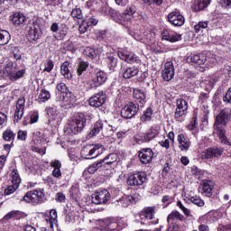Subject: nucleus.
I'll list each match as a JSON object with an SVG mask.
<instances>
[{"label":"nucleus","instance_id":"1","mask_svg":"<svg viewBox=\"0 0 231 231\" xmlns=\"http://www.w3.org/2000/svg\"><path fill=\"white\" fill-rule=\"evenodd\" d=\"M230 116L231 109L224 108L216 116L214 123V133L218 136L221 143H224L225 145H231V143L228 141V138L226 137V130H225V127H226V124L230 122Z\"/></svg>","mask_w":231,"mask_h":231},{"label":"nucleus","instance_id":"2","mask_svg":"<svg viewBox=\"0 0 231 231\" xmlns=\"http://www.w3.org/2000/svg\"><path fill=\"white\" fill-rule=\"evenodd\" d=\"M93 118V114L85 115L83 113L75 114L71 120L69 122V127L73 134H79L82 133L86 127L88 120Z\"/></svg>","mask_w":231,"mask_h":231},{"label":"nucleus","instance_id":"3","mask_svg":"<svg viewBox=\"0 0 231 231\" xmlns=\"http://www.w3.org/2000/svg\"><path fill=\"white\" fill-rule=\"evenodd\" d=\"M42 198H44V189H32L22 198L17 197V199L25 201V203L39 205V203H42Z\"/></svg>","mask_w":231,"mask_h":231},{"label":"nucleus","instance_id":"4","mask_svg":"<svg viewBox=\"0 0 231 231\" xmlns=\"http://www.w3.org/2000/svg\"><path fill=\"white\" fill-rule=\"evenodd\" d=\"M104 152V145L97 144H88L82 150V154H84L86 160H91L100 156Z\"/></svg>","mask_w":231,"mask_h":231},{"label":"nucleus","instance_id":"5","mask_svg":"<svg viewBox=\"0 0 231 231\" xmlns=\"http://www.w3.org/2000/svg\"><path fill=\"white\" fill-rule=\"evenodd\" d=\"M143 183H147V174L143 171L134 173L127 179V184L130 185V187H140L143 185Z\"/></svg>","mask_w":231,"mask_h":231},{"label":"nucleus","instance_id":"6","mask_svg":"<svg viewBox=\"0 0 231 231\" xmlns=\"http://www.w3.org/2000/svg\"><path fill=\"white\" fill-rule=\"evenodd\" d=\"M140 105L129 102L122 108L121 116L126 119L134 118V116H136V113H138Z\"/></svg>","mask_w":231,"mask_h":231},{"label":"nucleus","instance_id":"7","mask_svg":"<svg viewBox=\"0 0 231 231\" xmlns=\"http://www.w3.org/2000/svg\"><path fill=\"white\" fill-rule=\"evenodd\" d=\"M111 199V194L107 189L97 191L92 195V203L95 205H106Z\"/></svg>","mask_w":231,"mask_h":231},{"label":"nucleus","instance_id":"8","mask_svg":"<svg viewBox=\"0 0 231 231\" xmlns=\"http://www.w3.org/2000/svg\"><path fill=\"white\" fill-rule=\"evenodd\" d=\"M117 55L119 59H121V60H125V62H127V64H139L140 62V59H138V56L129 51L121 50L118 51Z\"/></svg>","mask_w":231,"mask_h":231},{"label":"nucleus","instance_id":"9","mask_svg":"<svg viewBox=\"0 0 231 231\" xmlns=\"http://www.w3.org/2000/svg\"><path fill=\"white\" fill-rule=\"evenodd\" d=\"M106 99H107V96L106 95V93H104V91H100L95 94L94 96H92L88 99V104L89 106H91V107H100L104 106Z\"/></svg>","mask_w":231,"mask_h":231},{"label":"nucleus","instance_id":"10","mask_svg":"<svg viewBox=\"0 0 231 231\" xmlns=\"http://www.w3.org/2000/svg\"><path fill=\"white\" fill-rule=\"evenodd\" d=\"M224 152L225 149L223 148H208L206 151L202 152V158H204V160H212V158H221V156H223Z\"/></svg>","mask_w":231,"mask_h":231},{"label":"nucleus","instance_id":"11","mask_svg":"<svg viewBox=\"0 0 231 231\" xmlns=\"http://www.w3.org/2000/svg\"><path fill=\"white\" fill-rule=\"evenodd\" d=\"M162 77L166 82H171L174 79V64L172 61H167L164 69L162 70Z\"/></svg>","mask_w":231,"mask_h":231},{"label":"nucleus","instance_id":"12","mask_svg":"<svg viewBox=\"0 0 231 231\" xmlns=\"http://www.w3.org/2000/svg\"><path fill=\"white\" fill-rule=\"evenodd\" d=\"M168 21L173 26H183V24H185V17L176 11H173L168 14Z\"/></svg>","mask_w":231,"mask_h":231},{"label":"nucleus","instance_id":"13","mask_svg":"<svg viewBox=\"0 0 231 231\" xmlns=\"http://www.w3.org/2000/svg\"><path fill=\"white\" fill-rule=\"evenodd\" d=\"M153 156H154V152L151 148H143L139 152V154H138L140 162L144 165H147V163H151V162H152Z\"/></svg>","mask_w":231,"mask_h":231},{"label":"nucleus","instance_id":"14","mask_svg":"<svg viewBox=\"0 0 231 231\" xmlns=\"http://www.w3.org/2000/svg\"><path fill=\"white\" fill-rule=\"evenodd\" d=\"M187 109H189V105L183 98L177 99V108L175 110L174 116L176 120H180L185 113H187Z\"/></svg>","mask_w":231,"mask_h":231},{"label":"nucleus","instance_id":"15","mask_svg":"<svg viewBox=\"0 0 231 231\" xmlns=\"http://www.w3.org/2000/svg\"><path fill=\"white\" fill-rule=\"evenodd\" d=\"M136 201H138V195L134 194L123 196L119 200H117V203L124 208H127V207L136 204Z\"/></svg>","mask_w":231,"mask_h":231},{"label":"nucleus","instance_id":"16","mask_svg":"<svg viewBox=\"0 0 231 231\" xmlns=\"http://www.w3.org/2000/svg\"><path fill=\"white\" fill-rule=\"evenodd\" d=\"M28 32V38L31 39V41H37L39 37H41V27L39 26V23H32L27 27Z\"/></svg>","mask_w":231,"mask_h":231},{"label":"nucleus","instance_id":"17","mask_svg":"<svg viewBox=\"0 0 231 231\" xmlns=\"http://www.w3.org/2000/svg\"><path fill=\"white\" fill-rule=\"evenodd\" d=\"M24 104H26V99L24 97H20L16 102V109L14 112V118L19 122L24 115Z\"/></svg>","mask_w":231,"mask_h":231},{"label":"nucleus","instance_id":"18","mask_svg":"<svg viewBox=\"0 0 231 231\" xmlns=\"http://www.w3.org/2000/svg\"><path fill=\"white\" fill-rule=\"evenodd\" d=\"M184 219L185 217L177 210H173L167 217L170 225H180V221H184Z\"/></svg>","mask_w":231,"mask_h":231},{"label":"nucleus","instance_id":"19","mask_svg":"<svg viewBox=\"0 0 231 231\" xmlns=\"http://www.w3.org/2000/svg\"><path fill=\"white\" fill-rule=\"evenodd\" d=\"M179 143V149L187 152L190 149V139L185 137V134H180L177 137Z\"/></svg>","mask_w":231,"mask_h":231},{"label":"nucleus","instance_id":"20","mask_svg":"<svg viewBox=\"0 0 231 231\" xmlns=\"http://www.w3.org/2000/svg\"><path fill=\"white\" fill-rule=\"evenodd\" d=\"M97 24L98 20L95 17L89 18L88 21L83 20L79 24V32L81 33H85V32H88V28H89V26H97Z\"/></svg>","mask_w":231,"mask_h":231},{"label":"nucleus","instance_id":"21","mask_svg":"<svg viewBox=\"0 0 231 231\" xmlns=\"http://www.w3.org/2000/svg\"><path fill=\"white\" fill-rule=\"evenodd\" d=\"M10 21L14 26H21L26 23V16L21 13H15L10 16Z\"/></svg>","mask_w":231,"mask_h":231},{"label":"nucleus","instance_id":"22","mask_svg":"<svg viewBox=\"0 0 231 231\" xmlns=\"http://www.w3.org/2000/svg\"><path fill=\"white\" fill-rule=\"evenodd\" d=\"M23 217H26L24 212L19 210H13L4 217V220L10 221V219H23Z\"/></svg>","mask_w":231,"mask_h":231},{"label":"nucleus","instance_id":"23","mask_svg":"<svg viewBox=\"0 0 231 231\" xmlns=\"http://www.w3.org/2000/svg\"><path fill=\"white\" fill-rule=\"evenodd\" d=\"M133 97L135 102H138L139 104H141V107L143 106V104H145V92H143V90L139 88H134Z\"/></svg>","mask_w":231,"mask_h":231},{"label":"nucleus","instance_id":"24","mask_svg":"<svg viewBox=\"0 0 231 231\" xmlns=\"http://www.w3.org/2000/svg\"><path fill=\"white\" fill-rule=\"evenodd\" d=\"M202 189H203V194L205 196H208V198H210L212 196L214 190V182L212 180H203L202 182Z\"/></svg>","mask_w":231,"mask_h":231},{"label":"nucleus","instance_id":"25","mask_svg":"<svg viewBox=\"0 0 231 231\" xmlns=\"http://www.w3.org/2000/svg\"><path fill=\"white\" fill-rule=\"evenodd\" d=\"M138 68L136 67H127L123 69V79H132V77H136L138 75Z\"/></svg>","mask_w":231,"mask_h":231},{"label":"nucleus","instance_id":"26","mask_svg":"<svg viewBox=\"0 0 231 231\" xmlns=\"http://www.w3.org/2000/svg\"><path fill=\"white\" fill-rule=\"evenodd\" d=\"M141 219H153L154 217V207L144 208L143 211L140 213Z\"/></svg>","mask_w":231,"mask_h":231},{"label":"nucleus","instance_id":"27","mask_svg":"<svg viewBox=\"0 0 231 231\" xmlns=\"http://www.w3.org/2000/svg\"><path fill=\"white\" fill-rule=\"evenodd\" d=\"M212 3V0H195L193 10L195 12H200L201 10H205Z\"/></svg>","mask_w":231,"mask_h":231},{"label":"nucleus","instance_id":"28","mask_svg":"<svg viewBox=\"0 0 231 231\" xmlns=\"http://www.w3.org/2000/svg\"><path fill=\"white\" fill-rule=\"evenodd\" d=\"M107 80V75L104 71H98L96 74V78L93 79V82L96 86V88H98V86H102L104 82Z\"/></svg>","mask_w":231,"mask_h":231},{"label":"nucleus","instance_id":"29","mask_svg":"<svg viewBox=\"0 0 231 231\" xmlns=\"http://www.w3.org/2000/svg\"><path fill=\"white\" fill-rule=\"evenodd\" d=\"M158 134L159 132L156 130V128H151L146 134L141 136V140L143 143L151 142V140L158 136Z\"/></svg>","mask_w":231,"mask_h":231},{"label":"nucleus","instance_id":"30","mask_svg":"<svg viewBox=\"0 0 231 231\" xmlns=\"http://www.w3.org/2000/svg\"><path fill=\"white\" fill-rule=\"evenodd\" d=\"M15 71V67H14V62L7 60L4 68V77L10 79L12 74Z\"/></svg>","mask_w":231,"mask_h":231},{"label":"nucleus","instance_id":"31","mask_svg":"<svg viewBox=\"0 0 231 231\" xmlns=\"http://www.w3.org/2000/svg\"><path fill=\"white\" fill-rule=\"evenodd\" d=\"M59 102H63V104H66L67 106H69L75 100V96H73V93L71 92H65V94H61L60 96V98L58 99Z\"/></svg>","mask_w":231,"mask_h":231},{"label":"nucleus","instance_id":"32","mask_svg":"<svg viewBox=\"0 0 231 231\" xmlns=\"http://www.w3.org/2000/svg\"><path fill=\"white\" fill-rule=\"evenodd\" d=\"M102 129H104V123H102V121H97L94 124L92 130L89 132L88 136L90 138H93V136H97V134H98V133H100Z\"/></svg>","mask_w":231,"mask_h":231},{"label":"nucleus","instance_id":"33","mask_svg":"<svg viewBox=\"0 0 231 231\" xmlns=\"http://www.w3.org/2000/svg\"><path fill=\"white\" fill-rule=\"evenodd\" d=\"M60 73L64 79H68L69 80L72 79L71 72L69 71V62L65 61L60 66Z\"/></svg>","mask_w":231,"mask_h":231},{"label":"nucleus","instance_id":"34","mask_svg":"<svg viewBox=\"0 0 231 231\" xmlns=\"http://www.w3.org/2000/svg\"><path fill=\"white\" fill-rule=\"evenodd\" d=\"M101 162L106 165H113L118 162V154L116 153H109L104 159H101Z\"/></svg>","mask_w":231,"mask_h":231},{"label":"nucleus","instance_id":"35","mask_svg":"<svg viewBox=\"0 0 231 231\" xmlns=\"http://www.w3.org/2000/svg\"><path fill=\"white\" fill-rule=\"evenodd\" d=\"M57 210L51 209L49 218H46V223L49 225L50 228H53L54 225H57Z\"/></svg>","mask_w":231,"mask_h":231},{"label":"nucleus","instance_id":"36","mask_svg":"<svg viewBox=\"0 0 231 231\" xmlns=\"http://www.w3.org/2000/svg\"><path fill=\"white\" fill-rule=\"evenodd\" d=\"M190 60L193 64H198V66H201L202 64H205V62H207V56H205V54L193 55L190 58Z\"/></svg>","mask_w":231,"mask_h":231},{"label":"nucleus","instance_id":"37","mask_svg":"<svg viewBox=\"0 0 231 231\" xmlns=\"http://www.w3.org/2000/svg\"><path fill=\"white\" fill-rule=\"evenodd\" d=\"M50 98H51V94H50V91L47 89L43 88L38 96V102H48Z\"/></svg>","mask_w":231,"mask_h":231},{"label":"nucleus","instance_id":"38","mask_svg":"<svg viewBox=\"0 0 231 231\" xmlns=\"http://www.w3.org/2000/svg\"><path fill=\"white\" fill-rule=\"evenodd\" d=\"M10 32L7 31H0V46L6 45L7 42H10Z\"/></svg>","mask_w":231,"mask_h":231},{"label":"nucleus","instance_id":"39","mask_svg":"<svg viewBox=\"0 0 231 231\" xmlns=\"http://www.w3.org/2000/svg\"><path fill=\"white\" fill-rule=\"evenodd\" d=\"M106 62L108 64L109 69L115 71L116 64L118 63V59L115 58L113 55H110L106 58Z\"/></svg>","mask_w":231,"mask_h":231},{"label":"nucleus","instance_id":"40","mask_svg":"<svg viewBox=\"0 0 231 231\" xmlns=\"http://www.w3.org/2000/svg\"><path fill=\"white\" fill-rule=\"evenodd\" d=\"M70 15L74 21H82V19H84V15L82 14V10L80 8L73 9Z\"/></svg>","mask_w":231,"mask_h":231},{"label":"nucleus","instance_id":"41","mask_svg":"<svg viewBox=\"0 0 231 231\" xmlns=\"http://www.w3.org/2000/svg\"><path fill=\"white\" fill-rule=\"evenodd\" d=\"M3 138L5 142H14L15 139V134L12 130H5L3 134Z\"/></svg>","mask_w":231,"mask_h":231},{"label":"nucleus","instance_id":"42","mask_svg":"<svg viewBox=\"0 0 231 231\" xmlns=\"http://www.w3.org/2000/svg\"><path fill=\"white\" fill-rule=\"evenodd\" d=\"M26 73L25 69H21L18 71H15L12 73L11 77L9 78L10 80H18V79H22V77H24V74Z\"/></svg>","mask_w":231,"mask_h":231},{"label":"nucleus","instance_id":"43","mask_svg":"<svg viewBox=\"0 0 231 231\" xmlns=\"http://www.w3.org/2000/svg\"><path fill=\"white\" fill-rule=\"evenodd\" d=\"M12 182L14 183V185H16L17 187H19V184L21 183V177L19 176L17 170H13Z\"/></svg>","mask_w":231,"mask_h":231},{"label":"nucleus","instance_id":"44","mask_svg":"<svg viewBox=\"0 0 231 231\" xmlns=\"http://www.w3.org/2000/svg\"><path fill=\"white\" fill-rule=\"evenodd\" d=\"M89 66V63L86 61H80L79 66H78V70L77 73L79 76L82 75L86 69H88V67Z\"/></svg>","mask_w":231,"mask_h":231},{"label":"nucleus","instance_id":"45","mask_svg":"<svg viewBox=\"0 0 231 231\" xmlns=\"http://www.w3.org/2000/svg\"><path fill=\"white\" fill-rule=\"evenodd\" d=\"M85 55L89 59H95L97 57V51L94 48L87 47L85 49Z\"/></svg>","mask_w":231,"mask_h":231},{"label":"nucleus","instance_id":"46","mask_svg":"<svg viewBox=\"0 0 231 231\" xmlns=\"http://www.w3.org/2000/svg\"><path fill=\"white\" fill-rule=\"evenodd\" d=\"M151 116H152V109L147 108L144 114L141 116L142 122H147V120H151Z\"/></svg>","mask_w":231,"mask_h":231},{"label":"nucleus","instance_id":"47","mask_svg":"<svg viewBox=\"0 0 231 231\" xmlns=\"http://www.w3.org/2000/svg\"><path fill=\"white\" fill-rule=\"evenodd\" d=\"M177 207H179V208H180V210H182L183 214L186 215L187 217H190V209L187 208L182 203L181 201H178L177 202Z\"/></svg>","mask_w":231,"mask_h":231},{"label":"nucleus","instance_id":"48","mask_svg":"<svg viewBox=\"0 0 231 231\" xmlns=\"http://www.w3.org/2000/svg\"><path fill=\"white\" fill-rule=\"evenodd\" d=\"M178 41H181V34H179L178 32H171L170 42H178Z\"/></svg>","mask_w":231,"mask_h":231},{"label":"nucleus","instance_id":"49","mask_svg":"<svg viewBox=\"0 0 231 231\" xmlns=\"http://www.w3.org/2000/svg\"><path fill=\"white\" fill-rule=\"evenodd\" d=\"M17 189H19V186H16V185L8 186L5 189L4 194H5V196H10V194H14V192H15V190H17Z\"/></svg>","mask_w":231,"mask_h":231},{"label":"nucleus","instance_id":"50","mask_svg":"<svg viewBox=\"0 0 231 231\" xmlns=\"http://www.w3.org/2000/svg\"><path fill=\"white\" fill-rule=\"evenodd\" d=\"M190 201L194 205H197V207H203V205H205V202L203 199H199V197H191Z\"/></svg>","mask_w":231,"mask_h":231},{"label":"nucleus","instance_id":"51","mask_svg":"<svg viewBox=\"0 0 231 231\" xmlns=\"http://www.w3.org/2000/svg\"><path fill=\"white\" fill-rule=\"evenodd\" d=\"M57 89H58V91H60V93H59L60 97L61 95L68 93V87L64 83L58 84Z\"/></svg>","mask_w":231,"mask_h":231},{"label":"nucleus","instance_id":"52","mask_svg":"<svg viewBox=\"0 0 231 231\" xmlns=\"http://www.w3.org/2000/svg\"><path fill=\"white\" fill-rule=\"evenodd\" d=\"M54 66L55 64L53 63V60H48L43 71H47V73H51Z\"/></svg>","mask_w":231,"mask_h":231},{"label":"nucleus","instance_id":"53","mask_svg":"<svg viewBox=\"0 0 231 231\" xmlns=\"http://www.w3.org/2000/svg\"><path fill=\"white\" fill-rule=\"evenodd\" d=\"M208 26V23L207 22H199L197 25L194 26L195 32H199V30H205Z\"/></svg>","mask_w":231,"mask_h":231},{"label":"nucleus","instance_id":"54","mask_svg":"<svg viewBox=\"0 0 231 231\" xmlns=\"http://www.w3.org/2000/svg\"><path fill=\"white\" fill-rule=\"evenodd\" d=\"M105 225H106V230H115L116 228V223L109 219L105 220Z\"/></svg>","mask_w":231,"mask_h":231},{"label":"nucleus","instance_id":"55","mask_svg":"<svg viewBox=\"0 0 231 231\" xmlns=\"http://www.w3.org/2000/svg\"><path fill=\"white\" fill-rule=\"evenodd\" d=\"M27 136H28L27 131L19 130L17 133V139L22 140L23 142H24V140H26Z\"/></svg>","mask_w":231,"mask_h":231},{"label":"nucleus","instance_id":"56","mask_svg":"<svg viewBox=\"0 0 231 231\" xmlns=\"http://www.w3.org/2000/svg\"><path fill=\"white\" fill-rule=\"evenodd\" d=\"M136 14V6L132 5L125 11V15H134Z\"/></svg>","mask_w":231,"mask_h":231},{"label":"nucleus","instance_id":"57","mask_svg":"<svg viewBox=\"0 0 231 231\" xmlns=\"http://www.w3.org/2000/svg\"><path fill=\"white\" fill-rule=\"evenodd\" d=\"M198 127V118L197 117H193L191 123L188 125V129L189 131H194V129Z\"/></svg>","mask_w":231,"mask_h":231},{"label":"nucleus","instance_id":"58","mask_svg":"<svg viewBox=\"0 0 231 231\" xmlns=\"http://www.w3.org/2000/svg\"><path fill=\"white\" fill-rule=\"evenodd\" d=\"M7 116L5 113L0 112V129H3L5 124H6Z\"/></svg>","mask_w":231,"mask_h":231},{"label":"nucleus","instance_id":"59","mask_svg":"<svg viewBox=\"0 0 231 231\" xmlns=\"http://www.w3.org/2000/svg\"><path fill=\"white\" fill-rule=\"evenodd\" d=\"M162 203L168 207V205H171L172 203V197H170L169 195H166L162 199Z\"/></svg>","mask_w":231,"mask_h":231},{"label":"nucleus","instance_id":"60","mask_svg":"<svg viewBox=\"0 0 231 231\" xmlns=\"http://www.w3.org/2000/svg\"><path fill=\"white\" fill-rule=\"evenodd\" d=\"M66 200V196L64 195V193H57L56 195V201H59L60 203H63V201Z\"/></svg>","mask_w":231,"mask_h":231},{"label":"nucleus","instance_id":"61","mask_svg":"<svg viewBox=\"0 0 231 231\" xmlns=\"http://www.w3.org/2000/svg\"><path fill=\"white\" fill-rule=\"evenodd\" d=\"M180 224H170L167 231H180Z\"/></svg>","mask_w":231,"mask_h":231},{"label":"nucleus","instance_id":"62","mask_svg":"<svg viewBox=\"0 0 231 231\" xmlns=\"http://www.w3.org/2000/svg\"><path fill=\"white\" fill-rule=\"evenodd\" d=\"M162 37L164 41H171V32H169V31H164L162 33Z\"/></svg>","mask_w":231,"mask_h":231},{"label":"nucleus","instance_id":"63","mask_svg":"<svg viewBox=\"0 0 231 231\" xmlns=\"http://www.w3.org/2000/svg\"><path fill=\"white\" fill-rule=\"evenodd\" d=\"M221 5L224 8H231V0H221Z\"/></svg>","mask_w":231,"mask_h":231},{"label":"nucleus","instance_id":"64","mask_svg":"<svg viewBox=\"0 0 231 231\" xmlns=\"http://www.w3.org/2000/svg\"><path fill=\"white\" fill-rule=\"evenodd\" d=\"M51 167H53L54 169H60L61 164H60V161H57L55 160L54 162H52L51 163Z\"/></svg>","mask_w":231,"mask_h":231}]
</instances>
